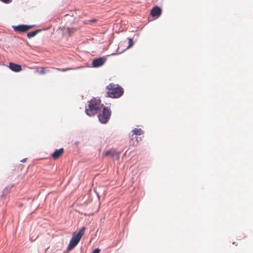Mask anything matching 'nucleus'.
I'll list each match as a JSON object with an SVG mask.
<instances>
[{"instance_id":"17","label":"nucleus","mask_w":253,"mask_h":253,"mask_svg":"<svg viewBox=\"0 0 253 253\" xmlns=\"http://www.w3.org/2000/svg\"><path fill=\"white\" fill-rule=\"evenodd\" d=\"M100 251V250L99 249H96L93 251L92 253H99Z\"/></svg>"},{"instance_id":"11","label":"nucleus","mask_w":253,"mask_h":253,"mask_svg":"<svg viewBox=\"0 0 253 253\" xmlns=\"http://www.w3.org/2000/svg\"><path fill=\"white\" fill-rule=\"evenodd\" d=\"M139 142V138L138 136H131L130 140V144L133 146H136L137 145Z\"/></svg>"},{"instance_id":"16","label":"nucleus","mask_w":253,"mask_h":253,"mask_svg":"<svg viewBox=\"0 0 253 253\" xmlns=\"http://www.w3.org/2000/svg\"><path fill=\"white\" fill-rule=\"evenodd\" d=\"M1 1L5 3H8L11 2V0H0Z\"/></svg>"},{"instance_id":"19","label":"nucleus","mask_w":253,"mask_h":253,"mask_svg":"<svg viewBox=\"0 0 253 253\" xmlns=\"http://www.w3.org/2000/svg\"><path fill=\"white\" fill-rule=\"evenodd\" d=\"M96 21V19H93L90 20V22H95Z\"/></svg>"},{"instance_id":"20","label":"nucleus","mask_w":253,"mask_h":253,"mask_svg":"<svg viewBox=\"0 0 253 253\" xmlns=\"http://www.w3.org/2000/svg\"><path fill=\"white\" fill-rule=\"evenodd\" d=\"M26 160V159H23V160H21V162H23H23H25Z\"/></svg>"},{"instance_id":"7","label":"nucleus","mask_w":253,"mask_h":253,"mask_svg":"<svg viewBox=\"0 0 253 253\" xmlns=\"http://www.w3.org/2000/svg\"><path fill=\"white\" fill-rule=\"evenodd\" d=\"M13 27L15 31L19 33H22L28 31L29 29L33 27V26L20 25L18 26H13Z\"/></svg>"},{"instance_id":"13","label":"nucleus","mask_w":253,"mask_h":253,"mask_svg":"<svg viewBox=\"0 0 253 253\" xmlns=\"http://www.w3.org/2000/svg\"><path fill=\"white\" fill-rule=\"evenodd\" d=\"M40 31V30H37L35 31L29 32L28 33L27 36L29 39H30L32 37H34L35 36H36Z\"/></svg>"},{"instance_id":"15","label":"nucleus","mask_w":253,"mask_h":253,"mask_svg":"<svg viewBox=\"0 0 253 253\" xmlns=\"http://www.w3.org/2000/svg\"><path fill=\"white\" fill-rule=\"evenodd\" d=\"M133 44V42L132 39H128V45L127 48L131 47Z\"/></svg>"},{"instance_id":"12","label":"nucleus","mask_w":253,"mask_h":253,"mask_svg":"<svg viewBox=\"0 0 253 253\" xmlns=\"http://www.w3.org/2000/svg\"><path fill=\"white\" fill-rule=\"evenodd\" d=\"M132 132L133 134L131 136H133L134 135H140L143 134V131L140 128H135L132 130Z\"/></svg>"},{"instance_id":"18","label":"nucleus","mask_w":253,"mask_h":253,"mask_svg":"<svg viewBox=\"0 0 253 253\" xmlns=\"http://www.w3.org/2000/svg\"><path fill=\"white\" fill-rule=\"evenodd\" d=\"M55 69L57 70H59V71H65L67 70V69H58V68H55Z\"/></svg>"},{"instance_id":"1","label":"nucleus","mask_w":253,"mask_h":253,"mask_svg":"<svg viewBox=\"0 0 253 253\" xmlns=\"http://www.w3.org/2000/svg\"><path fill=\"white\" fill-rule=\"evenodd\" d=\"M103 105L99 98H92L87 102V105L85 107V113L88 116H93L97 113Z\"/></svg>"},{"instance_id":"4","label":"nucleus","mask_w":253,"mask_h":253,"mask_svg":"<svg viewBox=\"0 0 253 253\" xmlns=\"http://www.w3.org/2000/svg\"><path fill=\"white\" fill-rule=\"evenodd\" d=\"M111 110L110 108L104 107L102 112L98 115L99 121L102 124L107 123L111 115Z\"/></svg>"},{"instance_id":"5","label":"nucleus","mask_w":253,"mask_h":253,"mask_svg":"<svg viewBox=\"0 0 253 253\" xmlns=\"http://www.w3.org/2000/svg\"><path fill=\"white\" fill-rule=\"evenodd\" d=\"M162 12V9L160 7L156 6L152 8L150 11V15L153 17V19H156L160 17Z\"/></svg>"},{"instance_id":"8","label":"nucleus","mask_w":253,"mask_h":253,"mask_svg":"<svg viewBox=\"0 0 253 253\" xmlns=\"http://www.w3.org/2000/svg\"><path fill=\"white\" fill-rule=\"evenodd\" d=\"M120 153L117 152L115 149H111L106 151L104 156H112L115 159L118 160L120 158Z\"/></svg>"},{"instance_id":"10","label":"nucleus","mask_w":253,"mask_h":253,"mask_svg":"<svg viewBox=\"0 0 253 253\" xmlns=\"http://www.w3.org/2000/svg\"><path fill=\"white\" fill-rule=\"evenodd\" d=\"M9 68L13 71L18 72L21 71L22 68L21 65L10 62L9 63Z\"/></svg>"},{"instance_id":"14","label":"nucleus","mask_w":253,"mask_h":253,"mask_svg":"<svg viewBox=\"0 0 253 253\" xmlns=\"http://www.w3.org/2000/svg\"><path fill=\"white\" fill-rule=\"evenodd\" d=\"M49 68L48 67H41L40 71H38L37 70V72H38L40 74L43 75L45 74L47 72L49 71Z\"/></svg>"},{"instance_id":"6","label":"nucleus","mask_w":253,"mask_h":253,"mask_svg":"<svg viewBox=\"0 0 253 253\" xmlns=\"http://www.w3.org/2000/svg\"><path fill=\"white\" fill-rule=\"evenodd\" d=\"M106 60V57H101L98 58H96L92 61V65L93 67H99L103 65Z\"/></svg>"},{"instance_id":"3","label":"nucleus","mask_w":253,"mask_h":253,"mask_svg":"<svg viewBox=\"0 0 253 253\" xmlns=\"http://www.w3.org/2000/svg\"><path fill=\"white\" fill-rule=\"evenodd\" d=\"M84 230L85 227H83L82 228V229H80L78 233L73 235L68 247V251L73 250L77 245V244L80 242L82 236L84 234Z\"/></svg>"},{"instance_id":"9","label":"nucleus","mask_w":253,"mask_h":253,"mask_svg":"<svg viewBox=\"0 0 253 253\" xmlns=\"http://www.w3.org/2000/svg\"><path fill=\"white\" fill-rule=\"evenodd\" d=\"M63 153L64 149L60 148L58 150H56L51 155V157L54 160H56L60 158L63 155Z\"/></svg>"},{"instance_id":"2","label":"nucleus","mask_w":253,"mask_h":253,"mask_svg":"<svg viewBox=\"0 0 253 253\" xmlns=\"http://www.w3.org/2000/svg\"><path fill=\"white\" fill-rule=\"evenodd\" d=\"M106 88L107 89L106 93L107 97L117 98L122 96L124 93L123 88L118 84L110 83Z\"/></svg>"}]
</instances>
